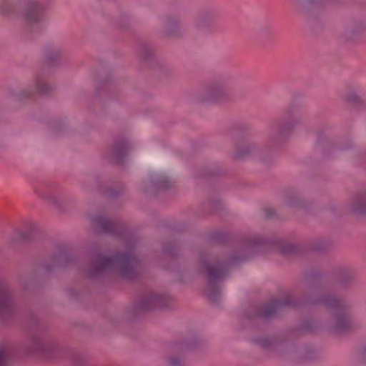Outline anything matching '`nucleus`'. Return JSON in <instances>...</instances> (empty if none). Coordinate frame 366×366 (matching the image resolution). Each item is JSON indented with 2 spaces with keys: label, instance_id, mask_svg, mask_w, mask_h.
I'll use <instances>...</instances> for the list:
<instances>
[{
  "label": "nucleus",
  "instance_id": "nucleus-1",
  "mask_svg": "<svg viewBox=\"0 0 366 366\" xmlns=\"http://www.w3.org/2000/svg\"><path fill=\"white\" fill-rule=\"evenodd\" d=\"M267 243L268 239L264 237L253 235L248 237L238 248L237 254L228 260L217 258L202 259L200 272L207 278L208 285L205 290V295L209 301L217 303L219 300L221 292L218 283L225 277L229 266L249 259L262 245Z\"/></svg>",
  "mask_w": 366,
  "mask_h": 366
},
{
  "label": "nucleus",
  "instance_id": "nucleus-2",
  "mask_svg": "<svg viewBox=\"0 0 366 366\" xmlns=\"http://www.w3.org/2000/svg\"><path fill=\"white\" fill-rule=\"evenodd\" d=\"M139 262L131 251L114 257L95 252L86 274L91 278H97L109 272H117L125 279L133 280L139 274Z\"/></svg>",
  "mask_w": 366,
  "mask_h": 366
},
{
  "label": "nucleus",
  "instance_id": "nucleus-3",
  "mask_svg": "<svg viewBox=\"0 0 366 366\" xmlns=\"http://www.w3.org/2000/svg\"><path fill=\"white\" fill-rule=\"evenodd\" d=\"M312 304L322 305L335 312V322L332 329L335 332H342L352 325V316L347 304L341 298L326 293L322 288L316 287L314 295L310 298Z\"/></svg>",
  "mask_w": 366,
  "mask_h": 366
},
{
  "label": "nucleus",
  "instance_id": "nucleus-4",
  "mask_svg": "<svg viewBox=\"0 0 366 366\" xmlns=\"http://www.w3.org/2000/svg\"><path fill=\"white\" fill-rule=\"evenodd\" d=\"M26 349L30 353L46 357L58 350V344L51 335L40 331L30 335Z\"/></svg>",
  "mask_w": 366,
  "mask_h": 366
},
{
  "label": "nucleus",
  "instance_id": "nucleus-5",
  "mask_svg": "<svg viewBox=\"0 0 366 366\" xmlns=\"http://www.w3.org/2000/svg\"><path fill=\"white\" fill-rule=\"evenodd\" d=\"M304 120L301 111L295 106H291L283 118L276 120L272 125L275 135L281 137L291 134L296 127Z\"/></svg>",
  "mask_w": 366,
  "mask_h": 366
},
{
  "label": "nucleus",
  "instance_id": "nucleus-6",
  "mask_svg": "<svg viewBox=\"0 0 366 366\" xmlns=\"http://www.w3.org/2000/svg\"><path fill=\"white\" fill-rule=\"evenodd\" d=\"M230 81L222 79L206 86L199 94L202 102L219 104L229 99L230 97Z\"/></svg>",
  "mask_w": 366,
  "mask_h": 366
},
{
  "label": "nucleus",
  "instance_id": "nucleus-7",
  "mask_svg": "<svg viewBox=\"0 0 366 366\" xmlns=\"http://www.w3.org/2000/svg\"><path fill=\"white\" fill-rule=\"evenodd\" d=\"M24 9L21 16L24 21L31 26H38L45 19V4L43 0H21Z\"/></svg>",
  "mask_w": 366,
  "mask_h": 366
},
{
  "label": "nucleus",
  "instance_id": "nucleus-8",
  "mask_svg": "<svg viewBox=\"0 0 366 366\" xmlns=\"http://www.w3.org/2000/svg\"><path fill=\"white\" fill-rule=\"evenodd\" d=\"M295 305V300L290 295L285 297L284 300L274 299L270 303L258 307L255 314L253 316H249L248 317L249 319L260 318L263 320H269L283 308L292 307Z\"/></svg>",
  "mask_w": 366,
  "mask_h": 366
},
{
  "label": "nucleus",
  "instance_id": "nucleus-9",
  "mask_svg": "<svg viewBox=\"0 0 366 366\" xmlns=\"http://www.w3.org/2000/svg\"><path fill=\"white\" fill-rule=\"evenodd\" d=\"M169 302V298L167 295L157 292H150L144 295L141 299L138 305V310L146 311L162 309L167 307Z\"/></svg>",
  "mask_w": 366,
  "mask_h": 366
},
{
  "label": "nucleus",
  "instance_id": "nucleus-10",
  "mask_svg": "<svg viewBox=\"0 0 366 366\" xmlns=\"http://www.w3.org/2000/svg\"><path fill=\"white\" fill-rule=\"evenodd\" d=\"M53 89V86L46 81L44 76L37 74L34 76L32 84L26 89L20 92L19 98L22 99L24 98L32 97L36 94H46Z\"/></svg>",
  "mask_w": 366,
  "mask_h": 366
},
{
  "label": "nucleus",
  "instance_id": "nucleus-11",
  "mask_svg": "<svg viewBox=\"0 0 366 366\" xmlns=\"http://www.w3.org/2000/svg\"><path fill=\"white\" fill-rule=\"evenodd\" d=\"M15 296L7 284L0 280V317L11 314L15 308Z\"/></svg>",
  "mask_w": 366,
  "mask_h": 366
},
{
  "label": "nucleus",
  "instance_id": "nucleus-12",
  "mask_svg": "<svg viewBox=\"0 0 366 366\" xmlns=\"http://www.w3.org/2000/svg\"><path fill=\"white\" fill-rule=\"evenodd\" d=\"M132 148V145L129 140L126 139H117L108 152L107 157L112 163H121Z\"/></svg>",
  "mask_w": 366,
  "mask_h": 366
},
{
  "label": "nucleus",
  "instance_id": "nucleus-13",
  "mask_svg": "<svg viewBox=\"0 0 366 366\" xmlns=\"http://www.w3.org/2000/svg\"><path fill=\"white\" fill-rule=\"evenodd\" d=\"M93 224L106 234H118L120 225L102 214H98L92 217Z\"/></svg>",
  "mask_w": 366,
  "mask_h": 366
},
{
  "label": "nucleus",
  "instance_id": "nucleus-14",
  "mask_svg": "<svg viewBox=\"0 0 366 366\" xmlns=\"http://www.w3.org/2000/svg\"><path fill=\"white\" fill-rule=\"evenodd\" d=\"M164 33L170 38H179L183 36L181 20L175 16H168L164 22Z\"/></svg>",
  "mask_w": 366,
  "mask_h": 366
},
{
  "label": "nucleus",
  "instance_id": "nucleus-15",
  "mask_svg": "<svg viewBox=\"0 0 366 366\" xmlns=\"http://www.w3.org/2000/svg\"><path fill=\"white\" fill-rule=\"evenodd\" d=\"M350 210L357 214H366V192L355 194L350 204Z\"/></svg>",
  "mask_w": 366,
  "mask_h": 366
},
{
  "label": "nucleus",
  "instance_id": "nucleus-16",
  "mask_svg": "<svg viewBox=\"0 0 366 366\" xmlns=\"http://www.w3.org/2000/svg\"><path fill=\"white\" fill-rule=\"evenodd\" d=\"M36 192L48 202L56 207L60 206L59 195L52 190L51 185H44L36 189Z\"/></svg>",
  "mask_w": 366,
  "mask_h": 366
},
{
  "label": "nucleus",
  "instance_id": "nucleus-17",
  "mask_svg": "<svg viewBox=\"0 0 366 366\" xmlns=\"http://www.w3.org/2000/svg\"><path fill=\"white\" fill-rule=\"evenodd\" d=\"M214 19V14L205 11L199 14L195 19L194 26L199 30H207L211 26Z\"/></svg>",
  "mask_w": 366,
  "mask_h": 366
},
{
  "label": "nucleus",
  "instance_id": "nucleus-18",
  "mask_svg": "<svg viewBox=\"0 0 366 366\" xmlns=\"http://www.w3.org/2000/svg\"><path fill=\"white\" fill-rule=\"evenodd\" d=\"M63 49L56 45H50L46 48L45 55L49 62L58 61L63 55Z\"/></svg>",
  "mask_w": 366,
  "mask_h": 366
},
{
  "label": "nucleus",
  "instance_id": "nucleus-19",
  "mask_svg": "<svg viewBox=\"0 0 366 366\" xmlns=\"http://www.w3.org/2000/svg\"><path fill=\"white\" fill-rule=\"evenodd\" d=\"M151 179L154 187L157 189H167L172 184L170 178L164 174L155 175Z\"/></svg>",
  "mask_w": 366,
  "mask_h": 366
},
{
  "label": "nucleus",
  "instance_id": "nucleus-20",
  "mask_svg": "<svg viewBox=\"0 0 366 366\" xmlns=\"http://www.w3.org/2000/svg\"><path fill=\"white\" fill-rule=\"evenodd\" d=\"M154 47L149 43H142L139 46L138 54L144 60H149L154 54Z\"/></svg>",
  "mask_w": 366,
  "mask_h": 366
},
{
  "label": "nucleus",
  "instance_id": "nucleus-21",
  "mask_svg": "<svg viewBox=\"0 0 366 366\" xmlns=\"http://www.w3.org/2000/svg\"><path fill=\"white\" fill-rule=\"evenodd\" d=\"M257 148L254 144H247L242 146L241 148H238L234 152V157L236 158H244L251 154Z\"/></svg>",
  "mask_w": 366,
  "mask_h": 366
},
{
  "label": "nucleus",
  "instance_id": "nucleus-22",
  "mask_svg": "<svg viewBox=\"0 0 366 366\" xmlns=\"http://www.w3.org/2000/svg\"><path fill=\"white\" fill-rule=\"evenodd\" d=\"M11 356V351L9 346H0V366H7Z\"/></svg>",
  "mask_w": 366,
  "mask_h": 366
},
{
  "label": "nucleus",
  "instance_id": "nucleus-23",
  "mask_svg": "<svg viewBox=\"0 0 366 366\" xmlns=\"http://www.w3.org/2000/svg\"><path fill=\"white\" fill-rule=\"evenodd\" d=\"M70 261V255L65 251L60 252L53 259L55 266H63Z\"/></svg>",
  "mask_w": 366,
  "mask_h": 366
},
{
  "label": "nucleus",
  "instance_id": "nucleus-24",
  "mask_svg": "<svg viewBox=\"0 0 366 366\" xmlns=\"http://www.w3.org/2000/svg\"><path fill=\"white\" fill-rule=\"evenodd\" d=\"M360 91H357L354 89H350L347 94H345V99L347 102L352 104H356L360 101Z\"/></svg>",
  "mask_w": 366,
  "mask_h": 366
},
{
  "label": "nucleus",
  "instance_id": "nucleus-25",
  "mask_svg": "<svg viewBox=\"0 0 366 366\" xmlns=\"http://www.w3.org/2000/svg\"><path fill=\"white\" fill-rule=\"evenodd\" d=\"M366 29V24L365 21L360 20L355 21L351 29V32L353 35L362 34Z\"/></svg>",
  "mask_w": 366,
  "mask_h": 366
},
{
  "label": "nucleus",
  "instance_id": "nucleus-26",
  "mask_svg": "<svg viewBox=\"0 0 366 366\" xmlns=\"http://www.w3.org/2000/svg\"><path fill=\"white\" fill-rule=\"evenodd\" d=\"M287 204L292 207H300L302 206L303 201L300 197L294 196L288 199Z\"/></svg>",
  "mask_w": 366,
  "mask_h": 366
},
{
  "label": "nucleus",
  "instance_id": "nucleus-27",
  "mask_svg": "<svg viewBox=\"0 0 366 366\" xmlns=\"http://www.w3.org/2000/svg\"><path fill=\"white\" fill-rule=\"evenodd\" d=\"M273 33L272 29L269 26H264L261 29V34L262 36H269Z\"/></svg>",
  "mask_w": 366,
  "mask_h": 366
},
{
  "label": "nucleus",
  "instance_id": "nucleus-28",
  "mask_svg": "<svg viewBox=\"0 0 366 366\" xmlns=\"http://www.w3.org/2000/svg\"><path fill=\"white\" fill-rule=\"evenodd\" d=\"M169 363L173 366H178L181 365L182 360L179 357H170L169 358Z\"/></svg>",
  "mask_w": 366,
  "mask_h": 366
},
{
  "label": "nucleus",
  "instance_id": "nucleus-29",
  "mask_svg": "<svg viewBox=\"0 0 366 366\" xmlns=\"http://www.w3.org/2000/svg\"><path fill=\"white\" fill-rule=\"evenodd\" d=\"M51 267H52V266H50L49 264H46V269H48V270H49V269H50Z\"/></svg>",
  "mask_w": 366,
  "mask_h": 366
},
{
  "label": "nucleus",
  "instance_id": "nucleus-30",
  "mask_svg": "<svg viewBox=\"0 0 366 366\" xmlns=\"http://www.w3.org/2000/svg\"><path fill=\"white\" fill-rule=\"evenodd\" d=\"M315 249H317V250H322V249H324V248H321V247H315Z\"/></svg>",
  "mask_w": 366,
  "mask_h": 366
},
{
  "label": "nucleus",
  "instance_id": "nucleus-31",
  "mask_svg": "<svg viewBox=\"0 0 366 366\" xmlns=\"http://www.w3.org/2000/svg\"><path fill=\"white\" fill-rule=\"evenodd\" d=\"M309 2L312 1V0H307Z\"/></svg>",
  "mask_w": 366,
  "mask_h": 366
}]
</instances>
